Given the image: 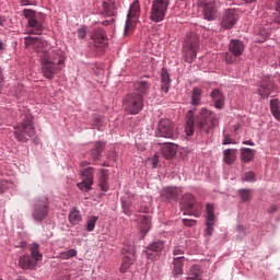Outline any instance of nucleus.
<instances>
[{
  "label": "nucleus",
  "instance_id": "obj_13",
  "mask_svg": "<svg viewBox=\"0 0 280 280\" xmlns=\"http://www.w3.org/2000/svg\"><path fill=\"white\" fill-rule=\"evenodd\" d=\"M82 182L78 183L77 186L81 191H91L93 189V167H86L81 172Z\"/></svg>",
  "mask_w": 280,
  "mask_h": 280
},
{
  "label": "nucleus",
  "instance_id": "obj_23",
  "mask_svg": "<svg viewBox=\"0 0 280 280\" xmlns=\"http://www.w3.org/2000/svg\"><path fill=\"white\" fill-rule=\"evenodd\" d=\"M91 38L95 43V45L104 44V40H106V33L104 32V28L102 27L93 28Z\"/></svg>",
  "mask_w": 280,
  "mask_h": 280
},
{
  "label": "nucleus",
  "instance_id": "obj_30",
  "mask_svg": "<svg viewBox=\"0 0 280 280\" xmlns=\"http://www.w3.org/2000/svg\"><path fill=\"white\" fill-rule=\"evenodd\" d=\"M104 148H106V143L96 142L94 149H92V159L93 161H100L102 159V152H104Z\"/></svg>",
  "mask_w": 280,
  "mask_h": 280
},
{
  "label": "nucleus",
  "instance_id": "obj_16",
  "mask_svg": "<svg viewBox=\"0 0 280 280\" xmlns=\"http://www.w3.org/2000/svg\"><path fill=\"white\" fill-rule=\"evenodd\" d=\"M141 13V5L139 4V0L133 1V3L130 5L129 12H128V19L125 25V36L128 35V32H130V19H135Z\"/></svg>",
  "mask_w": 280,
  "mask_h": 280
},
{
  "label": "nucleus",
  "instance_id": "obj_19",
  "mask_svg": "<svg viewBox=\"0 0 280 280\" xmlns=\"http://www.w3.org/2000/svg\"><path fill=\"white\" fill-rule=\"evenodd\" d=\"M38 262L35 261V259L30 255H23L20 257L19 266L22 268V270H34L35 266Z\"/></svg>",
  "mask_w": 280,
  "mask_h": 280
},
{
  "label": "nucleus",
  "instance_id": "obj_12",
  "mask_svg": "<svg viewBox=\"0 0 280 280\" xmlns=\"http://www.w3.org/2000/svg\"><path fill=\"white\" fill-rule=\"evenodd\" d=\"M244 43L240 39H232L229 45V52L225 55V61L232 65L236 58H240L244 54Z\"/></svg>",
  "mask_w": 280,
  "mask_h": 280
},
{
  "label": "nucleus",
  "instance_id": "obj_18",
  "mask_svg": "<svg viewBox=\"0 0 280 280\" xmlns=\"http://www.w3.org/2000/svg\"><path fill=\"white\" fill-rule=\"evenodd\" d=\"M151 86H152V83L143 79H140L133 83L135 91H137L138 95H142V96L148 95Z\"/></svg>",
  "mask_w": 280,
  "mask_h": 280
},
{
  "label": "nucleus",
  "instance_id": "obj_34",
  "mask_svg": "<svg viewBox=\"0 0 280 280\" xmlns=\"http://www.w3.org/2000/svg\"><path fill=\"white\" fill-rule=\"evenodd\" d=\"M202 275V271L200 270V266H192L189 269L188 272V277L186 278V280H202V278H200Z\"/></svg>",
  "mask_w": 280,
  "mask_h": 280
},
{
  "label": "nucleus",
  "instance_id": "obj_51",
  "mask_svg": "<svg viewBox=\"0 0 280 280\" xmlns=\"http://www.w3.org/2000/svg\"><path fill=\"white\" fill-rule=\"evenodd\" d=\"M222 143L223 145H231V144H235V140L231 139V137L229 136H224Z\"/></svg>",
  "mask_w": 280,
  "mask_h": 280
},
{
  "label": "nucleus",
  "instance_id": "obj_11",
  "mask_svg": "<svg viewBox=\"0 0 280 280\" xmlns=\"http://www.w3.org/2000/svg\"><path fill=\"white\" fill-rule=\"evenodd\" d=\"M180 209L184 211V215H198V203H196V197L191 194H185L179 202Z\"/></svg>",
  "mask_w": 280,
  "mask_h": 280
},
{
  "label": "nucleus",
  "instance_id": "obj_28",
  "mask_svg": "<svg viewBox=\"0 0 280 280\" xmlns=\"http://www.w3.org/2000/svg\"><path fill=\"white\" fill-rule=\"evenodd\" d=\"M28 250L35 261H43V254H40V245H38V243L31 244Z\"/></svg>",
  "mask_w": 280,
  "mask_h": 280
},
{
  "label": "nucleus",
  "instance_id": "obj_57",
  "mask_svg": "<svg viewBox=\"0 0 280 280\" xmlns=\"http://www.w3.org/2000/svg\"><path fill=\"white\" fill-rule=\"evenodd\" d=\"M277 211V206H271L268 210V213H275Z\"/></svg>",
  "mask_w": 280,
  "mask_h": 280
},
{
  "label": "nucleus",
  "instance_id": "obj_49",
  "mask_svg": "<svg viewBox=\"0 0 280 280\" xmlns=\"http://www.w3.org/2000/svg\"><path fill=\"white\" fill-rule=\"evenodd\" d=\"M173 255L176 257L178 255H185V247L184 246H175L173 250Z\"/></svg>",
  "mask_w": 280,
  "mask_h": 280
},
{
  "label": "nucleus",
  "instance_id": "obj_22",
  "mask_svg": "<svg viewBox=\"0 0 280 280\" xmlns=\"http://www.w3.org/2000/svg\"><path fill=\"white\" fill-rule=\"evenodd\" d=\"M176 144L172 142H166L162 145L161 152L162 155L166 159H174L176 156Z\"/></svg>",
  "mask_w": 280,
  "mask_h": 280
},
{
  "label": "nucleus",
  "instance_id": "obj_15",
  "mask_svg": "<svg viewBox=\"0 0 280 280\" xmlns=\"http://www.w3.org/2000/svg\"><path fill=\"white\" fill-rule=\"evenodd\" d=\"M199 5L203 8L202 14L206 21H215L218 19V5L215 2L207 3L205 0H201Z\"/></svg>",
  "mask_w": 280,
  "mask_h": 280
},
{
  "label": "nucleus",
  "instance_id": "obj_64",
  "mask_svg": "<svg viewBox=\"0 0 280 280\" xmlns=\"http://www.w3.org/2000/svg\"><path fill=\"white\" fill-rule=\"evenodd\" d=\"M0 280H3V279L0 278Z\"/></svg>",
  "mask_w": 280,
  "mask_h": 280
},
{
  "label": "nucleus",
  "instance_id": "obj_31",
  "mask_svg": "<svg viewBox=\"0 0 280 280\" xmlns=\"http://www.w3.org/2000/svg\"><path fill=\"white\" fill-rule=\"evenodd\" d=\"M200 100H202V89L194 88L190 96L191 106H198L200 104Z\"/></svg>",
  "mask_w": 280,
  "mask_h": 280
},
{
  "label": "nucleus",
  "instance_id": "obj_38",
  "mask_svg": "<svg viewBox=\"0 0 280 280\" xmlns=\"http://www.w3.org/2000/svg\"><path fill=\"white\" fill-rule=\"evenodd\" d=\"M138 221L142 224L143 231H150L151 219L148 215H140Z\"/></svg>",
  "mask_w": 280,
  "mask_h": 280
},
{
  "label": "nucleus",
  "instance_id": "obj_43",
  "mask_svg": "<svg viewBox=\"0 0 280 280\" xmlns=\"http://www.w3.org/2000/svg\"><path fill=\"white\" fill-rule=\"evenodd\" d=\"M135 264V257L130 256L129 257V262H122L120 266V272L125 273L128 272V269Z\"/></svg>",
  "mask_w": 280,
  "mask_h": 280
},
{
  "label": "nucleus",
  "instance_id": "obj_37",
  "mask_svg": "<svg viewBox=\"0 0 280 280\" xmlns=\"http://www.w3.org/2000/svg\"><path fill=\"white\" fill-rule=\"evenodd\" d=\"M69 222L73 225L82 222V215L80 214V211H78L75 208H73L69 213Z\"/></svg>",
  "mask_w": 280,
  "mask_h": 280
},
{
  "label": "nucleus",
  "instance_id": "obj_59",
  "mask_svg": "<svg viewBox=\"0 0 280 280\" xmlns=\"http://www.w3.org/2000/svg\"><path fill=\"white\" fill-rule=\"evenodd\" d=\"M3 49H5V44L0 40V54L3 51Z\"/></svg>",
  "mask_w": 280,
  "mask_h": 280
},
{
  "label": "nucleus",
  "instance_id": "obj_1",
  "mask_svg": "<svg viewBox=\"0 0 280 280\" xmlns=\"http://www.w3.org/2000/svg\"><path fill=\"white\" fill-rule=\"evenodd\" d=\"M186 135L191 137L194 135V128L203 132L205 135H211L213 128L218 126V117L215 114L205 107H202L199 114L194 116V113L190 110L186 116Z\"/></svg>",
  "mask_w": 280,
  "mask_h": 280
},
{
  "label": "nucleus",
  "instance_id": "obj_53",
  "mask_svg": "<svg viewBox=\"0 0 280 280\" xmlns=\"http://www.w3.org/2000/svg\"><path fill=\"white\" fill-rule=\"evenodd\" d=\"M158 165H159V155H154L152 159V167L155 170Z\"/></svg>",
  "mask_w": 280,
  "mask_h": 280
},
{
  "label": "nucleus",
  "instance_id": "obj_26",
  "mask_svg": "<svg viewBox=\"0 0 280 280\" xmlns=\"http://www.w3.org/2000/svg\"><path fill=\"white\" fill-rule=\"evenodd\" d=\"M269 108L271 115L277 119V121H280V101L279 98H272L269 102Z\"/></svg>",
  "mask_w": 280,
  "mask_h": 280
},
{
  "label": "nucleus",
  "instance_id": "obj_7",
  "mask_svg": "<svg viewBox=\"0 0 280 280\" xmlns=\"http://www.w3.org/2000/svg\"><path fill=\"white\" fill-rule=\"evenodd\" d=\"M156 137H162L164 139H177L178 128L174 121L170 119H161L158 124V129L155 132Z\"/></svg>",
  "mask_w": 280,
  "mask_h": 280
},
{
  "label": "nucleus",
  "instance_id": "obj_14",
  "mask_svg": "<svg viewBox=\"0 0 280 280\" xmlns=\"http://www.w3.org/2000/svg\"><path fill=\"white\" fill-rule=\"evenodd\" d=\"M240 20V15L235 9H228L222 15L221 27L223 30H231Z\"/></svg>",
  "mask_w": 280,
  "mask_h": 280
},
{
  "label": "nucleus",
  "instance_id": "obj_4",
  "mask_svg": "<svg viewBox=\"0 0 280 280\" xmlns=\"http://www.w3.org/2000/svg\"><path fill=\"white\" fill-rule=\"evenodd\" d=\"M34 135H36V129L34 128L33 117L26 114L25 119L14 127V137L16 141L25 143L30 141Z\"/></svg>",
  "mask_w": 280,
  "mask_h": 280
},
{
  "label": "nucleus",
  "instance_id": "obj_60",
  "mask_svg": "<svg viewBox=\"0 0 280 280\" xmlns=\"http://www.w3.org/2000/svg\"><path fill=\"white\" fill-rule=\"evenodd\" d=\"M276 10H277L278 12H280V0L277 1Z\"/></svg>",
  "mask_w": 280,
  "mask_h": 280
},
{
  "label": "nucleus",
  "instance_id": "obj_39",
  "mask_svg": "<svg viewBox=\"0 0 280 280\" xmlns=\"http://www.w3.org/2000/svg\"><path fill=\"white\" fill-rule=\"evenodd\" d=\"M215 208L213 207V205L208 203L206 206V213H207V220H215Z\"/></svg>",
  "mask_w": 280,
  "mask_h": 280
},
{
  "label": "nucleus",
  "instance_id": "obj_55",
  "mask_svg": "<svg viewBox=\"0 0 280 280\" xmlns=\"http://www.w3.org/2000/svg\"><path fill=\"white\" fill-rule=\"evenodd\" d=\"M0 27H5V16H0Z\"/></svg>",
  "mask_w": 280,
  "mask_h": 280
},
{
  "label": "nucleus",
  "instance_id": "obj_56",
  "mask_svg": "<svg viewBox=\"0 0 280 280\" xmlns=\"http://www.w3.org/2000/svg\"><path fill=\"white\" fill-rule=\"evenodd\" d=\"M3 93V75H0V95Z\"/></svg>",
  "mask_w": 280,
  "mask_h": 280
},
{
  "label": "nucleus",
  "instance_id": "obj_35",
  "mask_svg": "<svg viewBox=\"0 0 280 280\" xmlns=\"http://www.w3.org/2000/svg\"><path fill=\"white\" fill-rule=\"evenodd\" d=\"M121 209H122L125 215H132V211H135L132 209V201H130V199L127 197H122L121 198Z\"/></svg>",
  "mask_w": 280,
  "mask_h": 280
},
{
  "label": "nucleus",
  "instance_id": "obj_2",
  "mask_svg": "<svg viewBox=\"0 0 280 280\" xmlns=\"http://www.w3.org/2000/svg\"><path fill=\"white\" fill-rule=\"evenodd\" d=\"M39 61L43 78H46V80H54L56 74L62 71V68L59 66L65 63V58L54 51L49 52L43 50L39 52Z\"/></svg>",
  "mask_w": 280,
  "mask_h": 280
},
{
  "label": "nucleus",
  "instance_id": "obj_58",
  "mask_svg": "<svg viewBox=\"0 0 280 280\" xmlns=\"http://www.w3.org/2000/svg\"><path fill=\"white\" fill-rule=\"evenodd\" d=\"M243 143H244V145H255V142H253L250 140H246Z\"/></svg>",
  "mask_w": 280,
  "mask_h": 280
},
{
  "label": "nucleus",
  "instance_id": "obj_46",
  "mask_svg": "<svg viewBox=\"0 0 280 280\" xmlns=\"http://www.w3.org/2000/svg\"><path fill=\"white\" fill-rule=\"evenodd\" d=\"M10 185L11 184L8 180L0 178V194L8 191V189H10Z\"/></svg>",
  "mask_w": 280,
  "mask_h": 280
},
{
  "label": "nucleus",
  "instance_id": "obj_45",
  "mask_svg": "<svg viewBox=\"0 0 280 280\" xmlns=\"http://www.w3.org/2000/svg\"><path fill=\"white\" fill-rule=\"evenodd\" d=\"M86 32H89V28L86 26H81L80 28L77 30V35L78 38L81 40H84L86 38Z\"/></svg>",
  "mask_w": 280,
  "mask_h": 280
},
{
  "label": "nucleus",
  "instance_id": "obj_6",
  "mask_svg": "<svg viewBox=\"0 0 280 280\" xmlns=\"http://www.w3.org/2000/svg\"><path fill=\"white\" fill-rule=\"evenodd\" d=\"M49 215V199L47 197H40L37 199L32 209V218L35 222H43Z\"/></svg>",
  "mask_w": 280,
  "mask_h": 280
},
{
  "label": "nucleus",
  "instance_id": "obj_62",
  "mask_svg": "<svg viewBox=\"0 0 280 280\" xmlns=\"http://www.w3.org/2000/svg\"><path fill=\"white\" fill-rule=\"evenodd\" d=\"M256 0H244L245 3H255Z\"/></svg>",
  "mask_w": 280,
  "mask_h": 280
},
{
  "label": "nucleus",
  "instance_id": "obj_3",
  "mask_svg": "<svg viewBox=\"0 0 280 280\" xmlns=\"http://www.w3.org/2000/svg\"><path fill=\"white\" fill-rule=\"evenodd\" d=\"M24 19L27 20L28 34L40 36L45 32V14L36 13L35 10L24 9L22 11Z\"/></svg>",
  "mask_w": 280,
  "mask_h": 280
},
{
  "label": "nucleus",
  "instance_id": "obj_52",
  "mask_svg": "<svg viewBox=\"0 0 280 280\" xmlns=\"http://www.w3.org/2000/svg\"><path fill=\"white\" fill-rule=\"evenodd\" d=\"M101 124H102V118L101 117H95L93 128H97L98 126H101Z\"/></svg>",
  "mask_w": 280,
  "mask_h": 280
},
{
  "label": "nucleus",
  "instance_id": "obj_40",
  "mask_svg": "<svg viewBox=\"0 0 280 280\" xmlns=\"http://www.w3.org/2000/svg\"><path fill=\"white\" fill-rule=\"evenodd\" d=\"M95 224H97V217L92 215L88 219V223H86V231H89V233H91L92 231L95 230Z\"/></svg>",
  "mask_w": 280,
  "mask_h": 280
},
{
  "label": "nucleus",
  "instance_id": "obj_27",
  "mask_svg": "<svg viewBox=\"0 0 280 280\" xmlns=\"http://www.w3.org/2000/svg\"><path fill=\"white\" fill-rule=\"evenodd\" d=\"M185 265L184 256L174 258L173 260V275L176 277L183 275V266Z\"/></svg>",
  "mask_w": 280,
  "mask_h": 280
},
{
  "label": "nucleus",
  "instance_id": "obj_36",
  "mask_svg": "<svg viewBox=\"0 0 280 280\" xmlns=\"http://www.w3.org/2000/svg\"><path fill=\"white\" fill-rule=\"evenodd\" d=\"M98 185L102 191H108V173L104 170L101 171Z\"/></svg>",
  "mask_w": 280,
  "mask_h": 280
},
{
  "label": "nucleus",
  "instance_id": "obj_17",
  "mask_svg": "<svg viewBox=\"0 0 280 280\" xmlns=\"http://www.w3.org/2000/svg\"><path fill=\"white\" fill-rule=\"evenodd\" d=\"M180 194H183V190H180V188L167 187L162 190V199L167 200L168 202H177L178 196H180Z\"/></svg>",
  "mask_w": 280,
  "mask_h": 280
},
{
  "label": "nucleus",
  "instance_id": "obj_5",
  "mask_svg": "<svg viewBox=\"0 0 280 280\" xmlns=\"http://www.w3.org/2000/svg\"><path fill=\"white\" fill-rule=\"evenodd\" d=\"M145 100L141 94L129 93L124 98V107L129 115H139L143 110Z\"/></svg>",
  "mask_w": 280,
  "mask_h": 280
},
{
  "label": "nucleus",
  "instance_id": "obj_21",
  "mask_svg": "<svg viewBox=\"0 0 280 280\" xmlns=\"http://www.w3.org/2000/svg\"><path fill=\"white\" fill-rule=\"evenodd\" d=\"M275 91V85L271 81H262L258 88V93L260 97H268Z\"/></svg>",
  "mask_w": 280,
  "mask_h": 280
},
{
  "label": "nucleus",
  "instance_id": "obj_44",
  "mask_svg": "<svg viewBox=\"0 0 280 280\" xmlns=\"http://www.w3.org/2000/svg\"><path fill=\"white\" fill-rule=\"evenodd\" d=\"M78 255V252L75 249H69L67 252H63L60 254L61 259H71V257H75Z\"/></svg>",
  "mask_w": 280,
  "mask_h": 280
},
{
  "label": "nucleus",
  "instance_id": "obj_42",
  "mask_svg": "<svg viewBox=\"0 0 280 280\" xmlns=\"http://www.w3.org/2000/svg\"><path fill=\"white\" fill-rule=\"evenodd\" d=\"M215 224V220H207L206 221V235H213V225Z\"/></svg>",
  "mask_w": 280,
  "mask_h": 280
},
{
  "label": "nucleus",
  "instance_id": "obj_20",
  "mask_svg": "<svg viewBox=\"0 0 280 280\" xmlns=\"http://www.w3.org/2000/svg\"><path fill=\"white\" fill-rule=\"evenodd\" d=\"M170 86H172V79L170 78V72L167 69H161V90L163 93H170Z\"/></svg>",
  "mask_w": 280,
  "mask_h": 280
},
{
  "label": "nucleus",
  "instance_id": "obj_29",
  "mask_svg": "<svg viewBox=\"0 0 280 280\" xmlns=\"http://www.w3.org/2000/svg\"><path fill=\"white\" fill-rule=\"evenodd\" d=\"M108 2H103V10L105 16H115V10H117V5L115 0H107Z\"/></svg>",
  "mask_w": 280,
  "mask_h": 280
},
{
  "label": "nucleus",
  "instance_id": "obj_61",
  "mask_svg": "<svg viewBox=\"0 0 280 280\" xmlns=\"http://www.w3.org/2000/svg\"><path fill=\"white\" fill-rule=\"evenodd\" d=\"M86 165H89V163L86 161L81 162V167H86Z\"/></svg>",
  "mask_w": 280,
  "mask_h": 280
},
{
  "label": "nucleus",
  "instance_id": "obj_47",
  "mask_svg": "<svg viewBox=\"0 0 280 280\" xmlns=\"http://www.w3.org/2000/svg\"><path fill=\"white\" fill-rule=\"evenodd\" d=\"M243 180H246L247 183H255V173L253 171L245 173Z\"/></svg>",
  "mask_w": 280,
  "mask_h": 280
},
{
  "label": "nucleus",
  "instance_id": "obj_33",
  "mask_svg": "<svg viewBox=\"0 0 280 280\" xmlns=\"http://www.w3.org/2000/svg\"><path fill=\"white\" fill-rule=\"evenodd\" d=\"M236 152H237L236 149H226L223 151V159L226 165H233V163H235Z\"/></svg>",
  "mask_w": 280,
  "mask_h": 280
},
{
  "label": "nucleus",
  "instance_id": "obj_41",
  "mask_svg": "<svg viewBox=\"0 0 280 280\" xmlns=\"http://www.w3.org/2000/svg\"><path fill=\"white\" fill-rule=\"evenodd\" d=\"M238 196L242 199L243 202L250 201V189H240Z\"/></svg>",
  "mask_w": 280,
  "mask_h": 280
},
{
  "label": "nucleus",
  "instance_id": "obj_10",
  "mask_svg": "<svg viewBox=\"0 0 280 280\" xmlns=\"http://www.w3.org/2000/svg\"><path fill=\"white\" fill-rule=\"evenodd\" d=\"M165 249V242L163 241H158L150 243L143 253L145 254V257L150 261H156L161 259V255H163V250Z\"/></svg>",
  "mask_w": 280,
  "mask_h": 280
},
{
  "label": "nucleus",
  "instance_id": "obj_32",
  "mask_svg": "<svg viewBox=\"0 0 280 280\" xmlns=\"http://www.w3.org/2000/svg\"><path fill=\"white\" fill-rule=\"evenodd\" d=\"M256 151L249 148L241 149V159L244 163H250L255 159Z\"/></svg>",
  "mask_w": 280,
  "mask_h": 280
},
{
  "label": "nucleus",
  "instance_id": "obj_9",
  "mask_svg": "<svg viewBox=\"0 0 280 280\" xmlns=\"http://www.w3.org/2000/svg\"><path fill=\"white\" fill-rule=\"evenodd\" d=\"M167 3H161L160 1L153 0L149 13V19L153 21V23H161V21H165V14H167Z\"/></svg>",
  "mask_w": 280,
  "mask_h": 280
},
{
  "label": "nucleus",
  "instance_id": "obj_54",
  "mask_svg": "<svg viewBox=\"0 0 280 280\" xmlns=\"http://www.w3.org/2000/svg\"><path fill=\"white\" fill-rule=\"evenodd\" d=\"M20 4H21L22 7L32 5V3L30 2V0H21Z\"/></svg>",
  "mask_w": 280,
  "mask_h": 280
},
{
  "label": "nucleus",
  "instance_id": "obj_48",
  "mask_svg": "<svg viewBox=\"0 0 280 280\" xmlns=\"http://www.w3.org/2000/svg\"><path fill=\"white\" fill-rule=\"evenodd\" d=\"M40 39L38 37H32V36H28V37H25L24 38V43L25 45L30 46V45H36V43H38Z\"/></svg>",
  "mask_w": 280,
  "mask_h": 280
},
{
  "label": "nucleus",
  "instance_id": "obj_24",
  "mask_svg": "<svg viewBox=\"0 0 280 280\" xmlns=\"http://www.w3.org/2000/svg\"><path fill=\"white\" fill-rule=\"evenodd\" d=\"M210 97L213 100L215 108H219V110L224 108V94H222L220 90H213L210 94Z\"/></svg>",
  "mask_w": 280,
  "mask_h": 280
},
{
  "label": "nucleus",
  "instance_id": "obj_25",
  "mask_svg": "<svg viewBox=\"0 0 280 280\" xmlns=\"http://www.w3.org/2000/svg\"><path fill=\"white\" fill-rule=\"evenodd\" d=\"M124 257H122V264H130V257L133 256V262L137 261V254L135 250V245L125 246L122 248Z\"/></svg>",
  "mask_w": 280,
  "mask_h": 280
},
{
  "label": "nucleus",
  "instance_id": "obj_8",
  "mask_svg": "<svg viewBox=\"0 0 280 280\" xmlns=\"http://www.w3.org/2000/svg\"><path fill=\"white\" fill-rule=\"evenodd\" d=\"M196 49H198V37L196 35H187L183 43V59L185 62H194L196 60Z\"/></svg>",
  "mask_w": 280,
  "mask_h": 280
},
{
  "label": "nucleus",
  "instance_id": "obj_50",
  "mask_svg": "<svg viewBox=\"0 0 280 280\" xmlns=\"http://www.w3.org/2000/svg\"><path fill=\"white\" fill-rule=\"evenodd\" d=\"M183 225L184 226H195L196 220L194 219H183Z\"/></svg>",
  "mask_w": 280,
  "mask_h": 280
},
{
  "label": "nucleus",
  "instance_id": "obj_63",
  "mask_svg": "<svg viewBox=\"0 0 280 280\" xmlns=\"http://www.w3.org/2000/svg\"><path fill=\"white\" fill-rule=\"evenodd\" d=\"M0 75H3V73L1 72V68H0Z\"/></svg>",
  "mask_w": 280,
  "mask_h": 280
}]
</instances>
